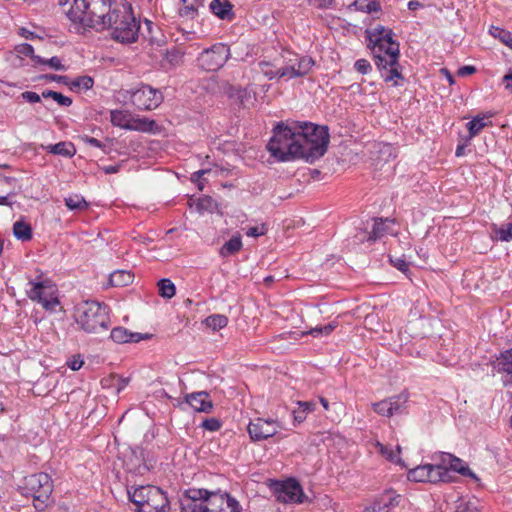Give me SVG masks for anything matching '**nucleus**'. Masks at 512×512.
Instances as JSON below:
<instances>
[{"instance_id":"1","label":"nucleus","mask_w":512,"mask_h":512,"mask_svg":"<svg viewBox=\"0 0 512 512\" xmlns=\"http://www.w3.org/2000/svg\"><path fill=\"white\" fill-rule=\"evenodd\" d=\"M368 47L374 58L375 65L381 72L385 82L402 79L399 71L400 49L399 43L393 40V32L384 26L378 25L366 31Z\"/></svg>"},{"instance_id":"2","label":"nucleus","mask_w":512,"mask_h":512,"mask_svg":"<svg viewBox=\"0 0 512 512\" xmlns=\"http://www.w3.org/2000/svg\"><path fill=\"white\" fill-rule=\"evenodd\" d=\"M329 138L326 126H319L309 122L297 123L299 158L309 163L318 160L326 153Z\"/></svg>"},{"instance_id":"3","label":"nucleus","mask_w":512,"mask_h":512,"mask_svg":"<svg viewBox=\"0 0 512 512\" xmlns=\"http://www.w3.org/2000/svg\"><path fill=\"white\" fill-rule=\"evenodd\" d=\"M115 4V0H74L67 16L83 27L100 30Z\"/></svg>"},{"instance_id":"4","label":"nucleus","mask_w":512,"mask_h":512,"mask_svg":"<svg viewBox=\"0 0 512 512\" xmlns=\"http://www.w3.org/2000/svg\"><path fill=\"white\" fill-rule=\"evenodd\" d=\"M111 30V37L117 42L133 43L137 40L140 22L133 15L130 5L115 4L100 30Z\"/></svg>"},{"instance_id":"5","label":"nucleus","mask_w":512,"mask_h":512,"mask_svg":"<svg viewBox=\"0 0 512 512\" xmlns=\"http://www.w3.org/2000/svg\"><path fill=\"white\" fill-rule=\"evenodd\" d=\"M74 319L86 333H100L108 330L110 316L108 307L96 301H82L75 306Z\"/></svg>"},{"instance_id":"6","label":"nucleus","mask_w":512,"mask_h":512,"mask_svg":"<svg viewBox=\"0 0 512 512\" xmlns=\"http://www.w3.org/2000/svg\"><path fill=\"white\" fill-rule=\"evenodd\" d=\"M297 144V124L294 127H289L279 123L267 144V149L278 162H289L299 158Z\"/></svg>"},{"instance_id":"7","label":"nucleus","mask_w":512,"mask_h":512,"mask_svg":"<svg viewBox=\"0 0 512 512\" xmlns=\"http://www.w3.org/2000/svg\"><path fill=\"white\" fill-rule=\"evenodd\" d=\"M130 501L136 512H168L170 502L166 492L157 486L145 485L128 489Z\"/></svg>"},{"instance_id":"8","label":"nucleus","mask_w":512,"mask_h":512,"mask_svg":"<svg viewBox=\"0 0 512 512\" xmlns=\"http://www.w3.org/2000/svg\"><path fill=\"white\" fill-rule=\"evenodd\" d=\"M34 302L50 314L62 310L57 284L43 273L34 277Z\"/></svg>"},{"instance_id":"9","label":"nucleus","mask_w":512,"mask_h":512,"mask_svg":"<svg viewBox=\"0 0 512 512\" xmlns=\"http://www.w3.org/2000/svg\"><path fill=\"white\" fill-rule=\"evenodd\" d=\"M282 58L283 65L281 66L280 77L287 80L306 76L315 65L312 57L300 56L289 51H285Z\"/></svg>"},{"instance_id":"10","label":"nucleus","mask_w":512,"mask_h":512,"mask_svg":"<svg viewBox=\"0 0 512 512\" xmlns=\"http://www.w3.org/2000/svg\"><path fill=\"white\" fill-rule=\"evenodd\" d=\"M229 57V47L224 43H216L202 51L197 58V62L202 70L215 72L225 65Z\"/></svg>"},{"instance_id":"11","label":"nucleus","mask_w":512,"mask_h":512,"mask_svg":"<svg viewBox=\"0 0 512 512\" xmlns=\"http://www.w3.org/2000/svg\"><path fill=\"white\" fill-rule=\"evenodd\" d=\"M132 105L138 110L156 109L163 101V95L158 89L142 84L138 88L128 91Z\"/></svg>"},{"instance_id":"12","label":"nucleus","mask_w":512,"mask_h":512,"mask_svg":"<svg viewBox=\"0 0 512 512\" xmlns=\"http://www.w3.org/2000/svg\"><path fill=\"white\" fill-rule=\"evenodd\" d=\"M53 482L47 473L34 474V509L44 511L54 503Z\"/></svg>"},{"instance_id":"13","label":"nucleus","mask_w":512,"mask_h":512,"mask_svg":"<svg viewBox=\"0 0 512 512\" xmlns=\"http://www.w3.org/2000/svg\"><path fill=\"white\" fill-rule=\"evenodd\" d=\"M212 491L207 489L189 488L180 497L181 512H205L208 497Z\"/></svg>"},{"instance_id":"14","label":"nucleus","mask_w":512,"mask_h":512,"mask_svg":"<svg viewBox=\"0 0 512 512\" xmlns=\"http://www.w3.org/2000/svg\"><path fill=\"white\" fill-rule=\"evenodd\" d=\"M205 512H241L242 508L239 502L228 493H219L212 491L208 497Z\"/></svg>"},{"instance_id":"15","label":"nucleus","mask_w":512,"mask_h":512,"mask_svg":"<svg viewBox=\"0 0 512 512\" xmlns=\"http://www.w3.org/2000/svg\"><path fill=\"white\" fill-rule=\"evenodd\" d=\"M280 425L273 419L256 418L248 425L251 440L261 441L273 437L278 433Z\"/></svg>"},{"instance_id":"16","label":"nucleus","mask_w":512,"mask_h":512,"mask_svg":"<svg viewBox=\"0 0 512 512\" xmlns=\"http://www.w3.org/2000/svg\"><path fill=\"white\" fill-rule=\"evenodd\" d=\"M493 368L502 375L504 385H512V347L496 358Z\"/></svg>"},{"instance_id":"17","label":"nucleus","mask_w":512,"mask_h":512,"mask_svg":"<svg viewBox=\"0 0 512 512\" xmlns=\"http://www.w3.org/2000/svg\"><path fill=\"white\" fill-rule=\"evenodd\" d=\"M185 401L195 411L208 413L213 408V403L206 391L193 392L185 396Z\"/></svg>"},{"instance_id":"18","label":"nucleus","mask_w":512,"mask_h":512,"mask_svg":"<svg viewBox=\"0 0 512 512\" xmlns=\"http://www.w3.org/2000/svg\"><path fill=\"white\" fill-rule=\"evenodd\" d=\"M26 58L32 59V46L23 43L15 46L13 51L7 53L6 59L13 67H22L27 64Z\"/></svg>"},{"instance_id":"19","label":"nucleus","mask_w":512,"mask_h":512,"mask_svg":"<svg viewBox=\"0 0 512 512\" xmlns=\"http://www.w3.org/2000/svg\"><path fill=\"white\" fill-rule=\"evenodd\" d=\"M110 338L119 344L137 343L143 339H149V334L133 333L124 327H115L111 330Z\"/></svg>"},{"instance_id":"20","label":"nucleus","mask_w":512,"mask_h":512,"mask_svg":"<svg viewBox=\"0 0 512 512\" xmlns=\"http://www.w3.org/2000/svg\"><path fill=\"white\" fill-rule=\"evenodd\" d=\"M394 220L390 218H379L374 220L372 231L369 233L367 241H377L386 235L394 234L392 226Z\"/></svg>"},{"instance_id":"21","label":"nucleus","mask_w":512,"mask_h":512,"mask_svg":"<svg viewBox=\"0 0 512 512\" xmlns=\"http://www.w3.org/2000/svg\"><path fill=\"white\" fill-rule=\"evenodd\" d=\"M427 469L429 470L428 482L430 483H449L454 481V476L443 464H427Z\"/></svg>"},{"instance_id":"22","label":"nucleus","mask_w":512,"mask_h":512,"mask_svg":"<svg viewBox=\"0 0 512 512\" xmlns=\"http://www.w3.org/2000/svg\"><path fill=\"white\" fill-rule=\"evenodd\" d=\"M303 491L296 481H288L279 492V498L284 502H302Z\"/></svg>"},{"instance_id":"23","label":"nucleus","mask_w":512,"mask_h":512,"mask_svg":"<svg viewBox=\"0 0 512 512\" xmlns=\"http://www.w3.org/2000/svg\"><path fill=\"white\" fill-rule=\"evenodd\" d=\"M232 8L228 0H212L210 3L211 12L223 20H231L234 17Z\"/></svg>"},{"instance_id":"24","label":"nucleus","mask_w":512,"mask_h":512,"mask_svg":"<svg viewBox=\"0 0 512 512\" xmlns=\"http://www.w3.org/2000/svg\"><path fill=\"white\" fill-rule=\"evenodd\" d=\"M49 153L72 158L76 154V148L72 142L62 141L57 144L42 146Z\"/></svg>"},{"instance_id":"25","label":"nucleus","mask_w":512,"mask_h":512,"mask_svg":"<svg viewBox=\"0 0 512 512\" xmlns=\"http://www.w3.org/2000/svg\"><path fill=\"white\" fill-rule=\"evenodd\" d=\"M15 179L0 174V205L10 206L9 196L13 193Z\"/></svg>"},{"instance_id":"26","label":"nucleus","mask_w":512,"mask_h":512,"mask_svg":"<svg viewBox=\"0 0 512 512\" xmlns=\"http://www.w3.org/2000/svg\"><path fill=\"white\" fill-rule=\"evenodd\" d=\"M181 2L179 15L188 19H194L198 15L199 8L204 6V0H181Z\"/></svg>"},{"instance_id":"27","label":"nucleus","mask_w":512,"mask_h":512,"mask_svg":"<svg viewBox=\"0 0 512 512\" xmlns=\"http://www.w3.org/2000/svg\"><path fill=\"white\" fill-rule=\"evenodd\" d=\"M134 275L127 270H117L110 274L109 283L114 287L127 286L133 282Z\"/></svg>"},{"instance_id":"28","label":"nucleus","mask_w":512,"mask_h":512,"mask_svg":"<svg viewBox=\"0 0 512 512\" xmlns=\"http://www.w3.org/2000/svg\"><path fill=\"white\" fill-rule=\"evenodd\" d=\"M155 122L145 117H134L132 114L129 119L128 130L150 132L153 130Z\"/></svg>"},{"instance_id":"29","label":"nucleus","mask_w":512,"mask_h":512,"mask_svg":"<svg viewBox=\"0 0 512 512\" xmlns=\"http://www.w3.org/2000/svg\"><path fill=\"white\" fill-rule=\"evenodd\" d=\"M450 461H452L450 468V472H457L463 476L470 477L474 479L475 481H479V478L477 475L468 467L465 465L463 460L456 456H446Z\"/></svg>"},{"instance_id":"30","label":"nucleus","mask_w":512,"mask_h":512,"mask_svg":"<svg viewBox=\"0 0 512 512\" xmlns=\"http://www.w3.org/2000/svg\"><path fill=\"white\" fill-rule=\"evenodd\" d=\"M242 248V239L240 234L233 235L220 249V255L227 257L239 252Z\"/></svg>"},{"instance_id":"31","label":"nucleus","mask_w":512,"mask_h":512,"mask_svg":"<svg viewBox=\"0 0 512 512\" xmlns=\"http://www.w3.org/2000/svg\"><path fill=\"white\" fill-rule=\"evenodd\" d=\"M13 234L21 241H29L32 239V227L24 220H18L13 224Z\"/></svg>"},{"instance_id":"32","label":"nucleus","mask_w":512,"mask_h":512,"mask_svg":"<svg viewBox=\"0 0 512 512\" xmlns=\"http://www.w3.org/2000/svg\"><path fill=\"white\" fill-rule=\"evenodd\" d=\"M131 113L125 110H111L110 121L113 126L128 130Z\"/></svg>"},{"instance_id":"33","label":"nucleus","mask_w":512,"mask_h":512,"mask_svg":"<svg viewBox=\"0 0 512 512\" xmlns=\"http://www.w3.org/2000/svg\"><path fill=\"white\" fill-rule=\"evenodd\" d=\"M376 447L378 448V451L389 461L393 462V463H396V464H399V465H402V461H401V458L399 457V454L401 452V448L400 446L398 445L396 447V450L394 451L393 449L383 445L382 443L380 442H377L376 443Z\"/></svg>"},{"instance_id":"34","label":"nucleus","mask_w":512,"mask_h":512,"mask_svg":"<svg viewBox=\"0 0 512 512\" xmlns=\"http://www.w3.org/2000/svg\"><path fill=\"white\" fill-rule=\"evenodd\" d=\"M158 289L160 296L166 299H171L176 293L174 283L168 278H163L158 281Z\"/></svg>"},{"instance_id":"35","label":"nucleus","mask_w":512,"mask_h":512,"mask_svg":"<svg viewBox=\"0 0 512 512\" xmlns=\"http://www.w3.org/2000/svg\"><path fill=\"white\" fill-rule=\"evenodd\" d=\"M204 323L207 327L211 328L213 331H217V330H220L227 326L228 318L222 314H214V315L208 316L205 319Z\"/></svg>"},{"instance_id":"36","label":"nucleus","mask_w":512,"mask_h":512,"mask_svg":"<svg viewBox=\"0 0 512 512\" xmlns=\"http://www.w3.org/2000/svg\"><path fill=\"white\" fill-rule=\"evenodd\" d=\"M429 470L427 469V464L420 465L413 469H410L408 472V479L414 482H428Z\"/></svg>"},{"instance_id":"37","label":"nucleus","mask_w":512,"mask_h":512,"mask_svg":"<svg viewBox=\"0 0 512 512\" xmlns=\"http://www.w3.org/2000/svg\"><path fill=\"white\" fill-rule=\"evenodd\" d=\"M487 126V122L485 121V117L476 116L471 121L467 123V128L469 131V139L475 137L480 131Z\"/></svg>"},{"instance_id":"38","label":"nucleus","mask_w":512,"mask_h":512,"mask_svg":"<svg viewBox=\"0 0 512 512\" xmlns=\"http://www.w3.org/2000/svg\"><path fill=\"white\" fill-rule=\"evenodd\" d=\"M259 68L261 73L269 80L281 78V67L275 68L274 65L270 62L261 61L259 63Z\"/></svg>"},{"instance_id":"39","label":"nucleus","mask_w":512,"mask_h":512,"mask_svg":"<svg viewBox=\"0 0 512 512\" xmlns=\"http://www.w3.org/2000/svg\"><path fill=\"white\" fill-rule=\"evenodd\" d=\"M337 327L336 322H331L324 326H316L308 331L303 332V335H311L313 337L327 336Z\"/></svg>"},{"instance_id":"40","label":"nucleus","mask_w":512,"mask_h":512,"mask_svg":"<svg viewBox=\"0 0 512 512\" xmlns=\"http://www.w3.org/2000/svg\"><path fill=\"white\" fill-rule=\"evenodd\" d=\"M94 81L90 76H80L70 84L72 90H89L93 87Z\"/></svg>"},{"instance_id":"41","label":"nucleus","mask_w":512,"mask_h":512,"mask_svg":"<svg viewBox=\"0 0 512 512\" xmlns=\"http://www.w3.org/2000/svg\"><path fill=\"white\" fill-rule=\"evenodd\" d=\"M388 401L391 403L392 415L400 414L404 410V406L407 402V396L404 394H399L388 398Z\"/></svg>"},{"instance_id":"42","label":"nucleus","mask_w":512,"mask_h":512,"mask_svg":"<svg viewBox=\"0 0 512 512\" xmlns=\"http://www.w3.org/2000/svg\"><path fill=\"white\" fill-rule=\"evenodd\" d=\"M42 97L53 98L60 106L69 107L72 104V99L68 96H65L59 92H55L52 90H46L42 92Z\"/></svg>"},{"instance_id":"43","label":"nucleus","mask_w":512,"mask_h":512,"mask_svg":"<svg viewBox=\"0 0 512 512\" xmlns=\"http://www.w3.org/2000/svg\"><path fill=\"white\" fill-rule=\"evenodd\" d=\"M183 53L177 48H172L166 51L164 61L171 67L178 66L182 62Z\"/></svg>"},{"instance_id":"44","label":"nucleus","mask_w":512,"mask_h":512,"mask_svg":"<svg viewBox=\"0 0 512 512\" xmlns=\"http://www.w3.org/2000/svg\"><path fill=\"white\" fill-rule=\"evenodd\" d=\"M65 205L70 210H81L88 206L85 199L80 195H72L65 198Z\"/></svg>"},{"instance_id":"45","label":"nucleus","mask_w":512,"mask_h":512,"mask_svg":"<svg viewBox=\"0 0 512 512\" xmlns=\"http://www.w3.org/2000/svg\"><path fill=\"white\" fill-rule=\"evenodd\" d=\"M373 408L376 413H378L382 416H386V417L393 416L392 411H391V403L388 401V399H384L380 402L374 403Z\"/></svg>"},{"instance_id":"46","label":"nucleus","mask_w":512,"mask_h":512,"mask_svg":"<svg viewBox=\"0 0 512 512\" xmlns=\"http://www.w3.org/2000/svg\"><path fill=\"white\" fill-rule=\"evenodd\" d=\"M34 64H48L55 70H62L63 65L61 64V60L58 57H51L49 60L45 61L40 56L34 55Z\"/></svg>"},{"instance_id":"47","label":"nucleus","mask_w":512,"mask_h":512,"mask_svg":"<svg viewBox=\"0 0 512 512\" xmlns=\"http://www.w3.org/2000/svg\"><path fill=\"white\" fill-rule=\"evenodd\" d=\"M497 238L503 242L512 241V223H508L506 227L497 228L495 230Z\"/></svg>"},{"instance_id":"48","label":"nucleus","mask_w":512,"mask_h":512,"mask_svg":"<svg viewBox=\"0 0 512 512\" xmlns=\"http://www.w3.org/2000/svg\"><path fill=\"white\" fill-rule=\"evenodd\" d=\"M221 426H222L221 421L214 417L205 419L201 424V427H203L205 430H208L211 432L218 431L221 428Z\"/></svg>"},{"instance_id":"49","label":"nucleus","mask_w":512,"mask_h":512,"mask_svg":"<svg viewBox=\"0 0 512 512\" xmlns=\"http://www.w3.org/2000/svg\"><path fill=\"white\" fill-rule=\"evenodd\" d=\"M66 364L71 370L78 371L83 366L84 361L81 355L76 354L69 357Z\"/></svg>"},{"instance_id":"50","label":"nucleus","mask_w":512,"mask_h":512,"mask_svg":"<svg viewBox=\"0 0 512 512\" xmlns=\"http://www.w3.org/2000/svg\"><path fill=\"white\" fill-rule=\"evenodd\" d=\"M354 68L363 75L368 74L372 70L371 64L366 59H358L354 64Z\"/></svg>"},{"instance_id":"51","label":"nucleus","mask_w":512,"mask_h":512,"mask_svg":"<svg viewBox=\"0 0 512 512\" xmlns=\"http://www.w3.org/2000/svg\"><path fill=\"white\" fill-rule=\"evenodd\" d=\"M267 233V227L265 224H261L260 226L250 227L246 231V235L248 237H259L265 235Z\"/></svg>"},{"instance_id":"52","label":"nucleus","mask_w":512,"mask_h":512,"mask_svg":"<svg viewBox=\"0 0 512 512\" xmlns=\"http://www.w3.org/2000/svg\"><path fill=\"white\" fill-rule=\"evenodd\" d=\"M396 498H389V503H385L383 506L380 503H374L369 510L372 512H387V509L390 505H394L393 501Z\"/></svg>"},{"instance_id":"53","label":"nucleus","mask_w":512,"mask_h":512,"mask_svg":"<svg viewBox=\"0 0 512 512\" xmlns=\"http://www.w3.org/2000/svg\"><path fill=\"white\" fill-rule=\"evenodd\" d=\"M391 263L394 267H396L398 270L402 272L408 271V263L405 261V259L402 258H390Z\"/></svg>"},{"instance_id":"54","label":"nucleus","mask_w":512,"mask_h":512,"mask_svg":"<svg viewBox=\"0 0 512 512\" xmlns=\"http://www.w3.org/2000/svg\"><path fill=\"white\" fill-rule=\"evenodd\" d=\"M457 512H477V509L470 502L462 501L457 505Z\"/></svg>"},{"instance_id":"55","label":"nucleus","mask_w":512,"mask_h":512,"mask_svg":"<svg viewBox=\"0 0 512 512\" xmlns=\"http://www.w3.org/2000/svg\"><path fill=\"white\" fill-rule=\"evenodd\" d=\"M476 72V68L471 65L462 66L458 69L457 75L461 77H465L468 75H472Z\"/></svg>"},{"instance_id":"56","label":"nucleus","mask_w":512,"mask_h":512,"mask_svg":"<svg viewBox=\"0 0 512 512\" xmlns=\"http://www.w3.org/2000/svg\"><path fill=\"white\" fill-rule=\"evenodd\" d=\"M507 30L497 27V26H491L489 29V33L499 40H501L504 36V33H506Z\"/></svg>"},{"instance_id":"57","label":"nucleus","mask_w":512,"mask_h":512,"mask_svg":"<svg viewBox=\"0 0 512 512\" xmlns=\"http://www.w3.org/2000/svg\"><path fill=\"white\" fill-rule=\"evenodd\" d=\"M298 406L308 414L315 410L316 403L312 401H299Z\"/></svg>"},{"instance_id":"58","label":"nucleus","mask_w":512,"mask_h":512,"mask_svg":"<svg viewBox=\"0 0 512 512\" xmlns=\"http://www.w3.org/2000/svg\"><path fill=\"white\" fill-rule=\"evenodd\" d=\"M309 3L317 8H327L332 5L333 0H308Z\"/></svg>"},{"instance_id":"59","label":"nucleus","mask_w":512,"mask_h":512,"mask_svg":"<svg viewBox=\"0 0 512 512\" xmlns=\"http://www.w3.org/2000/svg\"><path fill=\"white\" fill-rule=\"evenodd\" d=\"M446 456H453L452 454L450 453H444V452H441L438 457H439V463L438 464H443L444 466H446L448 468V470L450 471V466L452 464V461H450Z\"/></svg>"},{"instance_id":"60","label":"nucleus","mask_w":512,"mask_h":512,"mask_svg":"<svg viewBox=\"0 0 512 512\" xmlns=\"http://www.w3.org/2000/svg\"><path fill=\"white\" fill-rule=\"evenodd\" d=\"M83 140L90 146H93V147H96V148H100L102 149L103 148V144L101 141H99L98 139L94 138V137H89V136H85L83 138Z\"/></svg>"},{"instance_id":"61","label":"nucleus","mask_w":512,"mask_h":512,"mask_svg":"<svg viewBox=\"0 0 512 512\" xmlns=\"http://www.w3.org/2000/svg\"><path fill=\"white\" fill-rule=\"evenodd\" d=\"M294 420L298 423L303 422L306 419L307 413L302 408L298 407L294 412Z\"/></svg>"},{"instance_id":"62","label":"nucleus","mask_w":512,"mask_h":512,"mask_svg":"<svg viewBox=\"0 0 512 512\" xmlns=\"http://www.w3.org/2000/svg\"><path fill=\"white\" fill-rule=\"evenodd\" d=\"M42 79H49V80H58V81H64L67 79L66 76H57V75H39L34 76V81L36 80H42Z\"/></svg>"},{"instance_id":"63","label":"nucleus","mask_w":512,"mask_h":512,"mask_svg":"<svg viewBox=\"0 0 512 512\" xmlns=\"http://www.w3.org/2000/svg\"><path fill=\"white\" fill-rule=\"evenodd\" d=\"M379 9V4L375 1H369L367 2V5L363 7V11H366L368 13L375 12Z\"/></svg>"},{"instance_id":"64","label":"nucleus","mask_w":512,"mask_h":512,"mask_svg":"<svg viewBox=\"0 0 512 512\" xmlns=\"http://www.w3.org/2000/svg\"><path fill=\"white\" fill-rule=\"evenodd\" d=\"M504 37L500 40L504 45L510 48L512 44V32L506 31L503 35Z\"/></svg>"}]
</instances>
